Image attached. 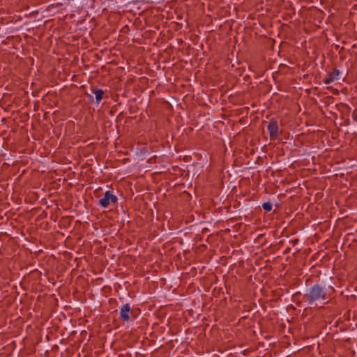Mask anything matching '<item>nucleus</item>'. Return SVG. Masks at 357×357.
Returning <instances> with one entry per match:
<instances>
[{"label":"nucleus","instance_id":"nucleus-5","mask_svg":"<svg viewBox=\"0 0 357 357\" xmlns=\"http://www.w3.org/2000/svg\"><path fill=\"white\" fill-rule=\"evenodd\" d=\"M340 75L339 70H335L333 73H331L327 78L324 80V83L326 84H329L335 80L338 79V76Z\"/></svg>","mask_w":357,"mask_h":357},{"label":"nucleus","instance_id":"nucleus-1","mask_svg":"<svg viewBox=\"0 0 357 357\" xmlns=\"http://www.w3.org/2000/svg\"><path fill=\"white\" fill-rule=\"evenodd\" d=\"M329 291H334L331 286L326 287L321 283H316L307 290L303 298L310 305H325L331 299Z\"/></svg>","mask_w":357,"mask_h":357},{"label":"nucleus","instance_id":"nucleus-3","mask_svg":"<svg viewBox=\"0 0 357 357\" xmlns=\"http://www.w3.org/2000/svg\"><path fill=\"white\" fill-rule=\"evenodd\" d=\"M268 131L270 135L271 139H276L278 135V126L277 121L271 120L268 125Z\"/></svg>","mask_w":357,"mask_h":357},{"label":"nucleus","instance_id":"nucleus-8","mask_svg":"<svg viewBox=\"0 0 357 357\" xmlns=\"http://www.w3.org/2000/svg\"><path fill=\"white\" fill-rule=\"evenodd\" d=\"M93 269H92V268H90V269H82V271H83V272H84V271H86V275H89V273L87 271H89V272H90V273H92V272H93Z\"/></svg>","mask_w":357,"mask_h":357},{"label":"nucleus","instance_id":"nucleus-2","mask_svg":"<svg viewBox=\"0 0 357 357\" xmlns=\"http://www.w3.org/2000/svg\"><path fill=\"white\" fill-rule=\"evenodd\" d=\"M117 197L112 194L109 191L105 193L104 197L99 200V204L104 208H107L110 203H116Z\"/></svg>","mask_w":357,"mask_h":357},{"label":"nucleus","instance_id":"nucleus-6","mask_svg":"<svg viewBox=\"0 0 357 357\" xmlns=\"http://www.w3.org/2000/svg\"><path fill=\"white\" fill-rule=\"evenodd\" d=\"M94 93L96 95V103H99L102 99L104 91L102 89H98L94 91Z\"/></svg>","mask_w":357,"mask_h":357},{"label":"nucleus","instance_id":"nucleus-7","mask_svg":"<svg viewBox=\"0 0 357 357\" xmlns=\"http://www.w3.org/2000/svg\"><path fill=\"white\" fill-rule=\"evenodd\" d=\"M263 208L266 211H270L272 209V204L270 202H265L262 204Z\"/></svg>","mask_w":357,"mask_h":357},{"label":"nucleus","instance_id":"nucleus-4","mask_svg":"<svg viewBox=\"0 0 357 357\" xmlns=\"http://www.w3.org/2000/svg\"><path fill=\"white\" fill-rule=\"evenodd\" d=\"M130 305L129 303L123 305L120 309L119 317L123 321H128L130 319Z\"/></svg>","mask_w":357,"mask_h":357}]
</instances>
